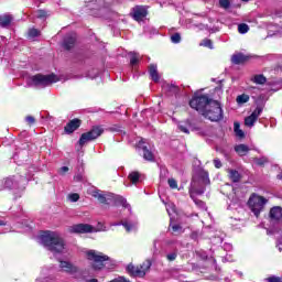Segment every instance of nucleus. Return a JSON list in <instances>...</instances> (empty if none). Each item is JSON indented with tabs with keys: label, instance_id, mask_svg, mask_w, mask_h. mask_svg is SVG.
<instances>
[{
	"label": "nucleus",
	"instance_id": "nucleus-29",
	"mask_svg": "<svg viewBox=\"0 0 282 282\" xmlns=\"http://www.w3.org/2000/svg\"><path fill=\"white\" fill-rule=\"evenodd\" d=\"M128 180L131 182V184H138L140 182V172L133 171L128 175Z\"/></svg>",
	"mask_w": 282,
	"mask_h": 282
},
{
	"label": "nucleus",
	"instance_id": "nucleus-17",
	"mask_svg": "<svg viewBox=\"0 0 282 282\" xmlns=\"http://www.w3.org/2000/svg\"><path fill=\"white\" fill-rule=\"evenodd\" d=\"M75 46H76V37L75 36L67 35L64 37L62 47H64V50H66V52H69V50H74Z\"/></svg>",
	"mask_w": 282,
	"mask_h": 282
},
{
	"label": "nucleus",
	"instance_id": "nucleus-42",
	"mask_svg": "<svg viewBox=\"0 0 282 282\" xmlns=\"http://www.w3.org/2000/svg\"><path fill=\"white\" fill-rule=\"evenodd\" d=\"M25 121L30 127L36 122V119L33 116H26Z\"/></svg>",
	"mask_w": 282,
	"mask_h": 282
},
{
	"label": "nucleus",
	"instance_id": "nucleus-38",
	"mask_svg": "<svg viewBox=\"0 0 282 282\" xmlns=\"http://www.w3.org/2000/svg\"><path fill=\"white\" fill-rule=\"evenodd\" d=\"M69 202L76 203L80 199V195L78 193L68 194Z\"/></svg>",
	"mask_w": 282,
	"mask_h": 282
},
{
	"label": "nucleus",
	"instance_id": "nucleus-43",
	"mask_svg": "<svg viewBox=\"0 0 282 282\" xmlns=\"http://www.w3.org/2000/svg\"><path fill=\"white\" fill-rule=\"evenodd\" d=\"M267 281L268 282H282V278L272 275V276L267 278Z\"/></svg>",
	"mask_w": 282,
	"mask_h": 282
},
{
	"label": "nucleus",
	"instance_id": "nucleus-1",
	"mask_svg": "<svg viewBox=\"0 0 282 282\" xmlns=\"http://www.w3.org/2000/svg\"><path fill=\"white\" fill-rule=\"evenodd\" d=\"M41 243L44 248H47L50 252L61 253L65 250V241L58 234L54 231H41L40 235Z\"/></svg>",
	"mask_w": 282,
	"mask_h": 282
},
{
	"label": "nucleus",
	"instance_id": "nucleus-51",
	"mask_svg": "<svg viewBox=\"0 0 282 282\" xmlns=\"http://www.w3.org/2000/svg\"><path fill=\"white\" fill-rule=\"evenodd\" d=\"M68 171H69V167H68V166H62V167L59 169L61 175H65V173H67Z\"/></svg>",
	"mask_w": 282,
	"mask_h": 282
},
{
	"label": "nucleus",
	"instance_id": "nucleus-39",
	"mask_svg": "<svg viewBox=\"0 0 282 282\" xmlns=\"http://www.w3.org/2000/svg\"><path fill=\"white\" fill-rule=\"evenodd\" d=\"M219 6L224 10H228V8H230V0H219Z\"/></svg>",
	"mask_w": 282,
	"mask_h": 282
},
{
	"label": "nucleus",
	"instance_id": "nucleus-32",
	"mask_svg": "<svg viewBox=\"0 0 282 282\" xmlns=\"http://www.w3.org/2000/svg\"><path fill=\"white\" fill-rule=\"evenodd\" d=\"M236 100L238 105H246V102L250 100V96L242 94V95H239Z\"/></svg>",
	"mask_w": 282,
	"mask_h": 282
},
{
	"label": "nucleus",
	"instance_id": "nucleus-30",
	"mask_svg": "<svg viewBox=\"0 0 282 282\" xmlns=\"http://www.w3.org/2000/svg\"><path fill=\"white\" fill-rule=\"evenodd\" d=\"M254 122H257V117H254L253 115H250L245 118L246 127H254Z\"/></svg>",
	"mask_w": 282,
	"mask_h": 282
},
{
	"label": "nucleus",
	"instance_id": "nucleus-52",
	"mask_svg": "<svg viewBox=\"0 0 282 282\" xmlns=\"http://www.w3.org/2000/svg\"><path fill=\"white\" fill-rule=\"evenodd\" d=\"M173 243H175V241H172V240H167V241H166V245H167V246H173Z\"/></svg>",
	"mask_w": 282,
	"mask_h": 282
},
{
	"label": "nucleus",
	"instance_id": "nucleus-9",
	"mask_svg": "<svg viewBox=\"0 0 282 282\" xmlns=\"http://www.w3.org/2000/svg\"><path fill=\"white\" fill-rule=\"evenodd\" d=\"M206 185L202 184V181L197 176H193L188 188V194L192 199H195V195H204L206 193Z\"/></svg>",
	"mask_w": 282,
	"mask_h": 282
},
{
	"label": "nucleus",
	"instance_id": "nucleus-50",
	"mask_svg": "<svg viewBox=\"0 0 282 282\" xmlns=\"http://www.w3.org/2000/svg\"><path fill=\"white\" fill-rule=\"evenodd\" d=\"M180 131H182V133H191V131L188 130V128H186V126H178Z\"/></svg>",
	"mask_w": 282,
	"mask_h": 282
},
{
	"label": "nucleus",
	"instance_id": "nucleus-18",
	"mask_svg": "<svg viewBox=\"0 0 282 282\" xmlns=\"http://www.w3.org/2000/svg\"><path fill=\"white\" fill-rule=\"evenodd\" d=\"M269 217L272 221H280V219H282V207H272L269 212Z\"/></svg>",
	"mask_w": 282,
	"mask_h": 282
},
{
	"label": "nucleus",
	"instance_id": "nucleus-20",
	"mask_svg": "<svg viewBox=\"0 0 282 282\" xmlns=\"http://www.w3.org/2000/svg\"><path fill=\"white\" fill-rule=\"evenodd\" d=\"M14 21V17L10 14L0 15V28H10Z\"/></svg>",
	"mask_w": 282,
	"mask_h": 282
},
{
	"label": "nucleus",
	"instance_id": "nucleus-49",
	"mask_svg": "<svg viewBox=\"0 0 282 282\" xmlns=\"http://www.w3.org/2000/svg\"><path fill=\"white\" fill-rule=\"evenodd\" d=\"M169 90L173 91L174 94H177L180 91V88L172 84L169 86Z\"/></svg>",
	"mask_w": 282,
	"mask_h": 282
},
{
	"label": "nucleus",
	"instance_id": "nucleus-28",
	"mask_svg": "<svg viewBox=\"0 0 282 282\" xmlns=\"http://www.w3.org/2000/svg\"><path fill=\"white\" fill-rule=\"evenodd\" d=\"M234 131L237 138H240V140L246 138V133L243 132V130H241V124H239V122L234 123Z\"/></svg>",
	"mask_w": 282,
	"mask_h": 282
},
{
	"label": "nucleus",
	"instance_id": "nucleus-35",
	"mask_svg": "<svg viewBox=\"0 0 282 282\" xmlns=\"http://www.w3.org/2000/svg\"><path fill=\"white\" fill-rule=\"evenodd\" d=\"M199 45L200 47H208L209 50H213V40L204 39Z\"/></svg>",
	"mask_w": 282,
	"mask_h": 282
},
{
	"label": "nucleus",
	"instance_id": "nucleus-26",
	"mask_svg": "<svg viewBox=\"0 0 282 282\" xmlns=\"http://www.w3.org/2000/svg\"><path fill=\"white\" fill-rule=\"evenodd\" d=\"M251 80L256 85H265L268 83V78L263 74L254 75Z\"/></svg>",
	"mask_w": 282,
	"mask_h": 282
},
{
	"label": "nucleus",
	"instance_id": "nucleus-44",
	"mask_svg": "<svg viewBox=\"0 0 282 282\" xmlns=\"http://www.w3.org/2000/svg\"><path fill=\"white\" fill-rule=\"evenodd\" d=\"M214 166L215 169H221V166H224V164L221 163V160L219 159H214Z\"/></svg>",
	"mask_w": 282,
	"mask_h": 282
},
{
	"label": "nucleus",
	"instance_id": "nucleus-14",
	"mask_svg": "<svg viewBox=\"0 0 282 282\" xmlns=\"http://www.w3.org/2000/svg\"><path fill=\"white\" fill-rule=\"evenodd\" d=\"M108 199H109V206H111L112 204L116 207L122 206L123 208H127V198H123L120 195L110 193V197Z\"/></svg>",
	"mask_w": 282,
	"mask_h": 282
},
{
	"label": "nucleus",
	"instance_id": "nucleus-19",
	"mask_svg": "<svg viewBox=\"0 0 282 282\" xmlns=\"http://www.w3.org/2000/svg\"><path fill=\"white\" fill-rule=\"evenodd\" d=\"M93 197L99 202V204H105L106 206H109V197L110 194H101L100 191L93 192Z\"/></svg>",
	"mask_w": 282,
	"mask_h": 282
},
{
	"label": "nucleus",
	"instance_id": "nucleus-13",
	"mask_svg": "<svg viewBox=\"0 0 282 282\" xmlns=\"http://www.w3.org/2000/svg\"><path fill=\"white\" fill-rule=\"evenodd\" d=\"M138 147L143 151V159L147 162H155V154H153V151L149 150V148L144 145V140L141 139Z\"/></svg>",
	"mask_w": 282,
	"mask_h": 282
},
{
	"label": "nucleus",
	"instance_id": "nucleus-24",
	"mask_svg": "<svg viewBox=\"0 0 282 282\" xmlns=\"http://www.w3.org/2000/svg\"><path fill=\"white\" fill-rule=\"evenodd\" d=\"M235 151L236 153H238V155L242 158L243 155H248V151H250V148H248V145L246 144H238L235 147Z\"/></svg>",
	"mask_w": 282,
	"mask_h": 282
},
{
	"label": "nucleus",
	"instance_id": "nucleus-31",
	"mask_svg": "<svg viewBox=\"0 0 282 282\" xmlns=\"http://www.w3.org/2000/svg\"><path fill=\"white\" fill-rule=\"evenodd\" d=\"M254 164H257V166H265V164H268L269 160L267 156H261V158H256L253 159Z\"/></svg>",
	"mask_w": 282,
	"mask_h": 282
},
{
	"label": "nucleus",
	"instance_id": "nucleus-47",
	"mask_svg": "<svg viewBox=\"0 0 282 282\" xmlns=\"http://www.w3.org/2000/svg\"><path fill=\"white\" fill-rule=\"evenodd\" d=\"M75 182H83V180H85V176L83 175V173H78L74 176Z\"/></svg>",
	"mask_w": 282,
	"mask_h": 282
},
{
	"label": "nucleus",
	"instance_id": "nucleus-5",
	"mask_svg": "<svg viewBox=\"0 0 282 282\" xmlns=\"http://www.w3.org/2000/svg\"><path fill=\"white\" fill-rule=\"evenodd\" d=\"M212 102L213 99L209 98L208 95H194L189 100V107L203 116Z\"/></svg>",
	"mask_w": 282,
	"mask_h": 282
},
{
	"label": "nucleus",
	"instance_id": "nucleus-21",
	"mask_svg": "<svg viewBox=\"0 0 282 282\" xmlns=\"http://www.w3.org/2000/svg\"><path fill=\"white\" fill-rule=\"evenodd\" d=\"M196 177H198V181L202 182L204 186H208L210 184V177L208 176V172L204 170L199 171Z\"/></svg>",
	"mask_w": 282,
	"mask_h": 282
},
{
	"label": "nucleus",
	"instance_id": "nucleus-11",
	"mask_svg": "<svg viewBox=\"0 0 282 282\" xmlns=\"http://www.w3.org/2000/svg\"><path fill=\"white\" fill-rule=\"evenodd\" d=\"M69 232H73L75 235H87L89 232H94V226H91L89 224L73 225L69 228Z\"/></svg>",
	"mask_w": 282,
	"mask_h": 282
},
{
	"label": "nucleus",
	"instance_id": "nucleus-3",
	"mask_svg": "<svg viewBox=\"0 0 282 282\" xmlns=\"http://www.w3.org/2000/svg\"><path fill=\"white\" fill-rule=\"evenodd\" d=\"M151 265H153L151 260H145L139 265L129 263L126 268V271L128 272L129 276H132V279H144V276H147V272L151 270Z\"/></svg>",
	"mask_w": 282,
	"mask_h": 282
},
{
	"label": "nucleus",
	"instance_id": "nucleus-15",
	"mask_svg": "<svg viewBox=\"0 0 282 282\" xmlns=\"http://www.w3.org/2000/svg\"><path fill=\"white\" fill-rule=\"evenodd\" d=\"M59 268L62 272H66V274H76V272H78V268L69 261L59 260Z\"/></svg>",
	"mask_w": 282,
	"mask_h": 282
},
{
	"label": "nucleus",
	"instance_id": "nucleus-27",
	"mask_svg": "<svg viewBox=\"0 0 282 282\" xmlns=\"http://www.w3.org/2000/svg\"><path fill=\"white\" fill-rule=\"evenodd\" d=\"M229 177L231 182H234V184H237V182H241V174H239V171L237 170H230Z\"/></svg>",
	"mask_w": 282,
	"mask_h": 282
},
{
	"label": "nucleus",
	"instance_id": "nucleus-12",
	"mask_svg": "<svg viewBox=\"0 0 282 282\" xmlns=\"http://www.w3.org/2000/svg\"><path fill=\"white\" fill-rule=\"evenodd\" d=\"M80 124H83V120H80L78 118L72 119L64 127V131H65V133H67V135H72V133H74V131H78V129H80Z\"/></svg>",
	"mask_w": 282,
	"mask_h": 282
},
{
	"label": "nucleus",
	"instance_id": "nucleus-37",
	"mask_svg": "<svg viewBox=\"0 0 282 282\" xmlns=\"http://www.w3.org/2000/svg\"><path fill=\"white\" fill-rule=\"evenodd\" d=\"M171 41L172 43H181L182 41V35L180 33H174L172 36H171Z\"/></svg>",
	"mask_w": 282,
	"mask_h": 282
},
{
	"label": "nucleus",
	"instance_id": "nucleus-53",
	"mask_svg": "<svg viewBox=\"0 0 282 282\" xmlns=\"http://www.w3.org/2000/svg\"><path fill=\"white\" fill-rule=\"evenodd\" d=\"M0 226H6V223L3 220H0Z\"/></svg>",
	"mask_w": 282,
	"mask_h": 282
},
{
	"label": "nucleus",
	"instance_id": "nucleus-23",
	"mask_svg": "<svg viewBox=\"0 0 282 282\" xmlns=\"http://www.w3.org/2000/svg\"><path fill=\"white\" fill-rule=\"evenodd\" d=\"M129 56H130V65H131V67H135L137 65H139V63L141 61L140 53L130 52Z\"/></svg>",
	"mask_w": 282,
	"mask_h": 282
},
{
	"label": "nucleus",
	"instance_id": "nucleus-10",
	"mask_svg": "<svg viewBox=\"0 0 282 282\" xmlns=\"http://www.w3.org/2000/svg\"><path fill=\"white\" fill-rule=\"evenodd\" d=\"M131 19L137 23H142L149 17V6H135L130 12Z\"/></svg>",
	"mask_w": 282,
	"mask_h": 282
},
{
	"label": "nucleus",
	"instance_id": "nucleus-41",
	"mask_svg": "<svg viewBox=\"0 0 282 282\" xmlns=\"http://www.w3.org/2000/svg\"><path fill=\"white\" fill-rule=\"evenodd\" d=\"M37 19H47V11L43 9L37 10Z\"/></svg>",
	"mask_w": 282,
	"mask_h": 282
},
{
	"label": "nucleus",
	"instance_id": "nucleus-57",
	"mask_svg": "<svg viewBox=\"0 0 282 282\" xmlns=\"http://www.w3.org/2000/svg\"><path fill=\"white\" fill-rule=\"evenodd\" d=\"M280 17H282V14Z\"/></svg>",
	"mask_w": 282,
	"mask_h": 282
},
{
	"label": "nucleus",
	"instance_id": "nucleus-40",
	"mask_svg": "<svg viewBox=\"0 0 282 282\" xmlns=\"http://www.w3.org/2000/svg\"><path fill=\"white\" fill-rule=\"evenodd\" d=\"M167 184H169L170 188H172V189L177 188V181L175 178H169Z\"/></svg>",
	"mask_w": 282,
	"mask_h": 282
},
{
	"label": "nucleus",
	"instance_id": "nucleus-45",
	"mask_svg": "<svg viewBox=\"0 0 282 282\" xmlns=\"http://www.w3.org/2000/svg\"><path fill=\"white\" fill-rule=\"evenodd\" d=\"M189 238L193 239V241H197L199 239V232L192 231Z\"/></svg>",
	"mask_w": 282,
	"mask_h": 282
},
{
	"label": "nucleus",
	"instance_id": "nucleus-48",
	"mask_svg": "<svg viewBox=\"0 0 282 282\" xmlns=\"http://www.w3.org/2000/svg\"><path fill=\"white\" fill-rule=\"evenodd\" d=\"M123 228L127 230V232H131V229L133 226L129 223H122Z\"/></svg>",
	"mask_w": 282,
	"mask_h": 282
},
{
	"label": "nucleus",
	"instance_id": "nucleus-22",
	"mask_svg": "<svg viewBox=\"0 0 282 282\" xmlns=\"http://www.w3.org/2000/svg\"><path fill=\"white\" fill-rule=\"evenodd\" d=\"M149 74L154 83H160V74L158 73V65L151 64L149 66Z\"/></svg>",
	"mask_w": 282,
	"mask_h": 282
},
{
	"label": "nucleus",
	"instance_id": "nucleus-7",
	"mask_svg": "<svg viewBox=\"0 0 282 282\" xmlns=\"http://www.w3.org/2000/svg\"><path fill=\"white\" fill-rule=\"evenodd\" d=\"M31 80L35 87H50V85H54V83H58V76L52 73L48 75L36 74L31 77Z\"/></svg>",
	"mask_w": 282,
	"mask_h": 282
},
{
	"label": "nucleus",
	"instance_id": "nucleus-56",
	"mask_svg": "<svg viewBox=\"0 0 282 282\" xmlns=\"http://www.w3.org/2000/svg\"><path fill=\"white\" fill-rule=\"evenodd\" d=\"M241 1H243L245 3H248V1H250V0H241Z\"/></svg>",
	"mask_w": 282,
	"mask_h": 282
},
{
	"label": "nucleus",
	"instance_id": "nucleus-6",
	"mask_svg": "<svg viewBox=\"0 0 282 282\" xmlns=\"http://www.w3.org/2000/svg\"><path fill=\"white\" fill-rule=\"evenodd\" d=\"M105 133V129L102 126H94L88 132L82 133L78 144L79 147H84L87 142H94V140H98L100 135Z\"/></svg>",
	"mask_w": 282,
	"mask_h": 282
},
{
	"label": "nucleus",
	"instance_id": "nucleus-33",
	"mask_svg": "<svg viewBox=\"0 0 282 282\" xmlns=\"http://www.w3.org/2000/svg\"><path fill=\"white\" fill-rule=\"evenodd\" d=\"M36 36H41V31H39V29H29L28 37L29 39H36Z\"/></svg>",
	"mask_w": 282,
	"mask_h": 282
},
{
	"label": "nucleus",
	"instance_id": "nucleus-55",
	"mask_svg": "<svg viewBox=\"0 0 282 282\" xmlns=\"http://www.w3.org/2000/svg\"><path fill=\"white\" fill-rule=\"evenodd\" d=\"M89 282H98V280L91 279V280H89Z\"/></svg>",
	"mask_w": 282,
	"mask_h": 282
},
{
	"label": "nucleus",
	"instance_id": "nucleus-25",
	"mask_svg": "<svg viewBox=\"0 0 282 282\" xmlns=\"http://www.w3.org/2000/svg\"><path fill=\"white\" fill-rule=\"evenodd\" d=\"M169 230H172V235L174 237H180V235H182V232H184V228L182 227V225H171L170 224Z\"/></svg>",
	"mask_w": 282,
	"mask_h": 282
},
{
	"label": "nucleus",
	"instance_id": "nucleus-16",
	"mask_svg": "<svg viewBox=\"0 0 282 282\" xmlns=\"http://www.w3.org/2000/svg\"><path fill=\"white\" fill-rule=\"evenodd\" d=\"M248 61H250V55L243 53H236L231 56V63L234 65H245Z\"/></svg>",
	"mask_w": 282,
	"mask_h": 282
},
{
	"label": "nucleus",
	"instance_id": "nucleus-46",
	"mask_svg": "<svg viewBox=\"0 0 282 282\" xmlns=\"http://www.w3.org/2000/svg\"><path fill=\"white\" fill-rule=\"evenodd\" d=\"M167 261H175V259H177V253L173 252V253H169L166 256Z\"/></svg>",
	"mask_w": 282,
	"mask_h": 282
},
{
	"label": "nucleus",
	"instance_id": "nucleus-34",
	"mask_svg": "<svg viewBox=\"0 0 282 282\" xmlns=\"http://www.w3.org/2000/svg\"><path fill=\"white\" fill-rule=\"evenodd\" d=\"M249 31H250V26H248V24L241 23L238 25L239 34H248Z\"/></svg>",
	"mask_w": 282,
	"mask_h": 282
},
{
	"label": "nucleus",
	"instance_id": "nucleus-54",
	"mask_svg": "<svg viewBox=\"0 0 282 282\" xmlns=\"http://www.w3.org/2000/svg\"><path fill=\"white\" fill-rule=\"evenodd\" d=\"M278 180H282V173L278 175Z\"/></svg>",
	"mask_w": 282,
	"mask_h": 282
},
{
	"label": "nucleus",
	"instance_id": "nucleus-36",
	"mask_svg": "<svg viewBox=\"0 0 282 282\" xmlns=\"http://www.w3.org/2000/svg\"><path fill=\"white\" fill-rule=\"evenodd\" d=\"M263 112V106H257V108L252 111L251 116H253L257 120H259V116Z\"/></svg>",
	"mask_w": 282,
	"mask_h": 282
},
{
	"label": "nucleus",
	"instance_id": "nucleus-2",
	"mask_svg": "<svg viewBox=\"0 0 282 282\" xmlns=\"http://www.w3.org/2000/svg\"><path fill=\"white\" fill-rule=\"evenodd\" d=\"M202 116L207 120H210V122H219L224 120V109H221V104L213 99Z\"/></svg>",
	"mask_w": 282,
	"mask_h": 282
},
{
	"label": "nucleus",
	"instance_id": "nucleus-8",
	"mask_svg": "<svg viewBox=\"0 0 282 282\" xmlns=\"http://www.w3.org/2000/svg\"><path fill=\"white\" fill-rule=\"evenodd\" d=\"M248 204L256 217H259L261 215V210H263L265 204H268V199L265 197L252 194L248 200Z\"/></svg>",
	"mask_w": 282,
	"mask_h": 282
},
{
	"label": "nucleus",
	"instance_id": "nucleus-4",
	"mask_svg": "<svg viewBox=\"0 0 282 282\" xmlns=\"http://www.w3.org/2000/svg\"><path fill=\"white\" fill-rule=\"evenodd\" d=\"M87 259L91 261L93 270H102L110 261L109 256L104 254L102 252H97L96 250L87 251Z\"/></svg>",
	"mask_w": 282,
	"mask_h": 282
}]
</instances>
